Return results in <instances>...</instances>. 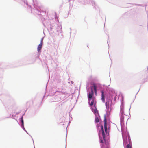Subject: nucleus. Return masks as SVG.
Returning <instances> with one entry per match:
<instances>
[{"mask_svg": "<svg viewBox=\"0 0 148 148\" xmlns=\"http://www.w3.org/2000/svg\"><path fill=\"white\" fill-rule=\"evenodd\" d=\"M94 95V92L93 90L92 89V88H91V92L89 93L88 95V98L90 99L89 100V102H90L91 99H92L93 95Z\"/></svg>", "mask_w": 148, "mask_h": 148, "instance_id": "obj_3", "label": "nucleus"}, {"mask_svg": "<svg viewBox=\"0 0 148 148\" xmlns=\"http://www.w3.org/2000/svg\"><path fill=\"white\" fill-rule=\"evenodd\" d=\"M120 112L122 114H124V108L123 105L121 106V107Z\"/></svg>", "mask_w": 148, "mask_h": 148, "instance_id": "obj_8", "label": "nucleus"}, {"mask_svg": "<svg viewBox=\"0 0 148 148\" xmlns=\"http://www.w3.org/2000/svg\"><path fill=\"white\" fill-rule=\"evenodd\" d=\"M129 143L130 144H127L126 146V147L127 148H132V145H130V143H131V141L130 139L129 138Z\"/></svg>", "mask_w": 148, "mask_h": 148, "instance_id": "obj_9", "label": "nucleus"}, {"mask_svg": "<svg viewBox=\"0 0 148 148\" xmlns=\"http://www.w3.org/2000/svg\"><path fill=\"white\" fill-rule=\"evenodd\" d=\"M102 134L103 139L105 141V144L102 146V148H109L110 147L109 141L105 140V134L103 126L101 127Z\"/></svg>", "mask_w": 148, "mask_h": 148, "instance_id": "obj_1", "label": "nucleus"}, {"mask_svg": "<svg viewBox=\"0 0 148 148\" xmlns=\"http://www.w3.org/2000/svg\"><path fill=\"white\" fill-rule=\"evenodd\" d=\"M43 39H42L41 40L40 43L39 45H38L37 47V51L38 52L40 51L41 48L42 47V44H43Z\"/></svg>", "mask_w": 148, "mask_h": 148, "instance_id": "obj_5", "label": "nucleus"}, {"mask_svg": "<svg viewBox=\"0 0 148 148\" xmlns=\"http://www.w3.org/2000/svg\"><path fill=\"white\" fill-rule=\"evenodd\" d=\"M100 142L101 143H103V140H101L100 139Z\"/></svg>", "mask_w": 148, "mask_h": 148, "instance_id": "obj_14", "label": "nucleus"}, {"mask_svg": "<svg viewBox=\"0 0 148 148\" xmlns=\"http://www.w3.org/2000/svg\"><path fill=\"white\" fill-rule=\"evenodd\" d=\"M101 92V100L103 102H105V96L103 91H102Z\"/></svg>", "mask_w": 148, "mask_h": 148, "instance_id": "obj_7", "label": "nucleus"}, {"mask_svg": "<svg viewBox=\"0 0 148 148\" xmlns=\"http://www.w3.org/2000/svg\"><path fill=\"white\" fill-rule=\"evenodd\" d=\"M92 101L89 105L90 106H92L94 105V107L96 106V101L95 98V97H93L92 99H91Z\"/></svg>", "mask_w": 148, "mask_h": 148, "instance_id": "obj_4", "label": "nucleus"}, {"mask_svg": "<svg viewBox=\"0 0 148 148\" xmlns=\"http://www.w3.org/2000/svg\"><path fill=\"white\" fill-rule=\"evenodd\" d=\"M20 119H21V122L22 123V124L23 125V117H22L20 118Z\"/></svg>", "mask_w": 148, "mask_h": 148, "instance_id": "obj_13", "label": "nucleus"}, {"mask_svg": "<svg viewBox=\"0 0 148 148\" xmlns=\"http://www.w3.org/2000/svg\"><path fill=\"white\" fill-rule=\"evenodd\" d=\"M94 107V108L92 109V111L94 112L96 116H97L99 115L98 111L97 110L96 106Z\"/></svg>", "mask_w": 148, "mask_h": 148, "instance_id": "obj_6", "label": "nucleus"}, {"mask_svg": "<svg viewBox=\"0 0 148 148\" xmlns=\"http://www.w3.org/2000/svg\"><path fill=\"white\" fill-rule=\"evenodd\" d=\"M109 101H106L105 103V105L106 108H109Z\"/></svg>", "mask_w": 148, "mask_h": 148, "instance_id": "obj_11", "label": "nucleus"}, {"mask_svg": "<svg viewBox=\"0 0 148 148\" xmlns=\"http://www.w3.org/2000/svg\"><path fill=\"white\" fill-rule=\"evenodd\" d=\"M95 121L96 123H98L99 122V119L97 116H96L95 119Z\"/></svg>", "mask_w": 148, "mask_h": 148, "instance_id": "obj_12", "label": "nucleus"}, {"mask_svg": "<svg viewBox=\"0 0 148 148\" xmlns=\"http://www.w3.org/2000/svg\"><path fill=\"white\" fill-rule=\"evenodd\" d=\"M94 90L95 91V95L97 94V87L96 85L95 84H93Z\"/></svg>", "mask_w": 148, "mask_h": 148, "instance_id": "obj_10", "label": "nucleus"}, {"mask_svg": "<svg viewBox=\"0 0 148 148\" xmlns=\"http://www.w3.org/2000/svg\"><path fill=\"white\" fill-rule=\"evenodd\" d=\"M104 128L105 132L106 134H108V132L107 127V119L105 115L104 116Z\"/></svg>", "mask_w": 148, "mask_h": 148, "instance_id": "obj_2", "label": "nucleus"}]
</instances>
